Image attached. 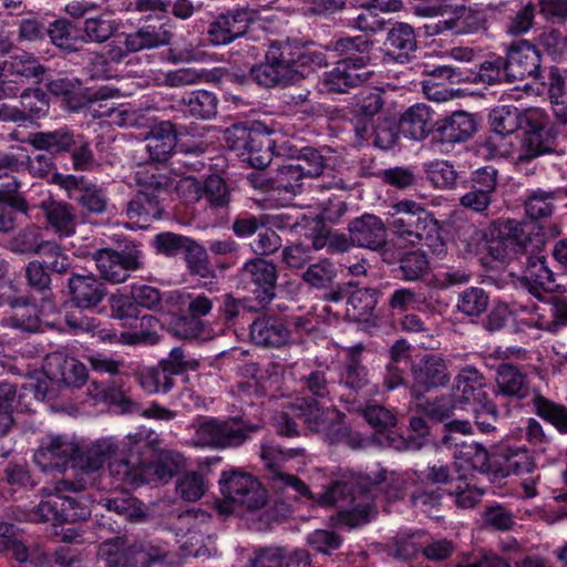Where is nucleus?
I'll list each match as a JSON object with an SVG mask.
<instances>
[{
    "mask_svg": "<svg viewBox=\"0 0 567 567\" xmlns=\"http://www.w3.org/2000/svg\"><path fill=\"white\" fill-rule=\"evenodd\" d=\"M385 480L384 474L377 478L369 475H351L349 480L334 481L318 494V502L324 506H338V522L350 528L370 522L375 514L373 497L369 488Z\"/></svg>",
    "mask_w": 567,
    "mask_h": 567,
    "instance_id": "obj_1",
    "label": "nucleus"
},
{
    "mask_svg": "<svg viewBox=\"0 0 567 567\" xmlns=\"http://www.w3.org/2000/svg\"><path fill=\"white\" fill-rule=\"evenodd\" d=\"M310 63L319 68L327 64L319 52H306L290 41H276L269 45L265 62L251 68L250 75L258 84L267 87L285 85L295 79L299 65Z\"/></svg>",
    "mask_w": 567,
    "mask_h": 567,
    "instance_id": "obj_2",
    "label": "nucleus"
},
{
    "mask_svg": "<svg viewBox=\"0 0 567 567\" xmlns=\"http://www.w3.org/2000/svg\"><path fill=\"white\" fill-rule=\"evenodd\" d=\"M187 430L192 446L227 449L243 445L258 426L238 417H198Z\"/></svg>",
    "mask_w": 567,
    "mask_h": 567,
    "instance_id": "obj_3",
    "label": "nucleus"
},
{
    "mask_svg": "<svg viewBox=\"0 0 567 567\" xmlns=\"http://www.w3.org/2000/svg\"><path fill=\"white\" fill-rule=\"evenodd\" d=\"M137 194L126 206V216L137 228H147L162 217L159 198L168 192L171 181L166 175L138 171L135 175Z\"/></svg>",
    "mask_w": 567,
    "mask_h": 567,
    "instance_id": "obj_4",
    "label": "nucleus"
},
{
    "mask_svg": "<svg viewBox=\"0 0 567 567\" xmlns=\"http://www.w3.org/2000/svg\"><path fill=\"white\" fill-rule=\"evenodd\" d=\"M99 554L107 567H150L165 561L168 549L159 542L142 540L126 545L124 539L117 537L104 542Z\"/></svg>",
    "mask_w": 567,
    "mask_h": 567,
    "instance_id": "obj_5",
    "label": "nucleus"
},
{
    "mask_svg": "<svg viewBox=\"0 0 567 567\" xmlns=\"http://www.w3.org/2000/svg\"><path fill=\"white\" fill-rule=\"evenodd\" d=\"M396 216L391 227L393 233L411 246L427 241L437 233V221L421 204L413 200H400L393 205Z\"/></svg>",
    "mask_w": 567,
    "mask_h": 567,
    "instance_id": "obj_6",
    "label": "nucleus"
},
{
    "mask_svg": "<svg viewBox=\"0 0 567 567\" xmlns=\"http://www.w3.org/2000/svg\"><path fill=\"white\" fill-rule=\"evenodd\" d=\"M420 17L434 19L449 17V25L453 34H473L485 29L486 18L484 11L467 7L465 0H441L424 7H416Z\"/></svg>",
    "mask_w": 567,
    "mask_h": 567,
    "instance_id": "obj_7",
    "label": "nucleus"
},
{
    "mask_svg": "<svg viewBox=\"0 0 567 567\" xmlns=\"http://www.w3.org/2000/svg\"><path fill=\"white\" fill-rule=\"evenodd\" d=\"M93 259L102 278L112 284L124 282L131 271L142 267L141 250L136 247H126L120 251L111 248L99 249Z\"/></svg>",
    "mask_w": 567,
    "mask_h": 567,
    "instance_id": "obj_8",
    "label": "nucleus"
},
{
    "mask_svg": "<svg viewBox=\"0 0 567 567\" xmlns=\"http://www.w3.org/2000/svg\"><path fill=\"white\" fill-rule=\"evenodd\" d=\"M219 483L226 498L249 509L260 508L267 501L266 489L250 474L239 471L224 472Z\"/></svg>",
    "mask_w": 567,
    "mask_h": 567,
    "instance_id": "obj_9",
    "label": "nucleus"
},
{
    "mask_svg": "<svg viewBox=\"0 0 567 567\" xmlns=\"http://www.w3.org/2000/svg\"><path fill=\"white\" fill-rule=\"evenodd\" d=\"M302 449L281 450L274 445L264 444L261 446L260 456L268 468V478L272 482L274 487L285 489L291 488L298 495L306 496L309 494L307 485L297 476L285 473L284 463L290 458L303 455Z\"/></svg>",
    "mask_w": 567,
    "mask_h": 567,
    "instance_id": "obj_10",
    "label": "nucleus"
},
{
    "mask_svg": "<svg viewBox=\"0 0 567 567\" xmlns=\"http://www.w3.org/2000/svg\"><path fill=\"white\" fill-rule=\"evenodd\" d=\"M412 374V393L415 396L445 386L451 380L446 360L434 353L423 355L419 362L414 364Z\"/></svg>",
    "mask_w": 567,
    "mask_h": 567,
    "instance_id": "obj_11",
    "label": "nucleus"
},
{
    "mask_svg": "<svg viewBox=\"0 0 567 567\" xmlns=\"http://www.w3.org/2000/svg\"><path fill=\"white\" fill-rule=\"evenodd\" d=\"M79 453L78 444L65 435L45 436L34 454V462L42 471L64 470L74 463Z\"/></svg>",
    "mask_w": 567,
    "mask_h": 567,
    "instance_id": "obj_12",
    "label": "nucleus"
},
{
    "mask_svg": "<svg viewBox=\"0 0 567 567\" xmlns=\"http://www.w3.org/2000/svg\"><path fill=\"white\" fill-rule=\"evenodd\" d=\"M252 20L254 14L247 9H234L220 13L209 24L207 31L209 42L214 45L231 43L246 33Z\"/></svg>",
    "mask_w": 567,
    "mask_h": 567,
    "instance_id": "obj_13",
    "label": "nucleus"
},
{
    "mask_svg": "<svg viewBox=\"0 0 567 567\" xmlns=\"http://www.w3.org/2000/svg\"><path fill=\"white\" fill-rule=\"evenodd\" d=\"M505 61L508 82L523 81L528 78L536 80L539 78V52L526 40L512 44Z\"/></svg>",
    "mask_w": 567,
    "mask_h": 567,
    "instance_id": "obj_14",
    "label": "nucleus"
},
{
    "mask_svg": "<svg viewBox=\"0 0 567 567\" xmlns=\"http://www.w3.org/2000/svg\"><path fill=\"white\" fill-rule=\"evenodd\" d=\"M240 280L245 286H254L252 291L260 301H270L275 297L277 268L271 261L254 258L244 264Z\"/></svg>",
    "mask_w": 567,
    "mask_h": 567,
    "instance_id": "obj_15",
    "label": "nucleus"
},
{
    "mask_svg": "<svg viewBox=\"0 0 567 567\" xmlns=\"http://www.w3.org/2000/svg\"><path fill=\"white\" fill-rule=\"evenodd\" d=\"M485 385L483 374L473 365L464 367L456 377L460 401L473 406H482L495 420L497 419L498 411L495 404L488 400Z\"/></svg>",
    "mask_w": 567,
    "mask_h": 567,
    "instance_id": "obj_16",
    "label": "nucleus"
},
{
    "mask_svg": "<svg viewBox=\"0 0 567 567\" xmlns=\"http://www.w3.org/2000/svg\"><path fill=\"white\" fill-rule=\"evenodd\" d=\"M43 371L51 383H63L66 386L80 388L87 378L83 363L62 352H52L44 359Z\"/></svg>",
    "mask_w": 567,
    "mask_h": 567,
    "instance_id": "obj_17",
    "label": "nucleus"
},
{
    "mask_svg": "<svg viewBox=\"0 0 567 567\" xmlns=\"http://www.w3.org/2000/svg\"><path fill=\"white\" fill-rule=\"evenodd\" d=\"M291 411L309 430L323 433L329 440L340 423L336 421L338 412L334 409H321L313 400L297 399L291 403Z\"/></svg>",
    "mask_w": 567,
    "mask_h": 567,
    "instance_id": "obj_18",
    "label": "nucleus"
},
{
    "mask_svg": "<svg viewBox=\"0 0 567 567\" xmlns=\"http://www.w3.org/2000/svg\"><path fill=\"white\" fill-rule=\"evenodd\" d=\"M374 74L367 68L364 58H358L355 62L339 61L333 70L326 74V85L330 91L343 93L350 87L368 82Z\"/></svg>",
    "mask_w": 567,
    "mask_h": 567,
    "instance_id": "obj_19",
    "label": "nucleus"
},
{
    "mask_svg": "<svg viewBox=\"0 0 567 567\" xmlns=\"http://www.w3.org/2000/svg\"><path fill=\"white\" fill-rule=\"evenodd\" d=\"M514 254H534L544 245L540 227L533 221L507 219L502 225Z\"/></svg>",
    "mask_w": 567,
    "mask_h": 567,
    "instance_id": "obj_20",
    "label": "nucleus"
},
{
    "mask_svg": "<svg viewBox=\"0 0 567 567\" xmlns=\"http://www.w3.org/2000/svg\"><path fill=\"white\" fill-rule=\"evenodd\" d=\"M520 282L538 299H542L544 293L556 290L554 274L546 264V257L540 255L539 250L527 256Z\"/></svg>",
    "mask_w": 567,
    "mask_h": 567,
    "instance_id": "obj_21",
    "label": "nucleus"
},
{
    "mask_svg": "<svg viewBox=\"0 0 567 567\" xmlns=\"http://www.w3.org/2000/svg\"><path fill=\"white\" fill-rule=\"evenodd\" d=\"M351 243L355 246L378 250L386 243V229L375 215L364 214L349 223Z\"/></svg>",
    "mask_w": 567,
    "mask_h": 567,
    "instance_id": "obj_22",
    "label": "nucleus"
},
{
    "mask_svg": "<svg viewBox=\"0 0 567 567\" xmlns=\"http://www.w3.org/2000/svg\"><path fill=\"white\" fill-rule=\"evenodd\" d=\"M291 330L281 318L261 316L250 326L251 340L262 347L279 348L290 339Z\"/></svg>",
    "mask_w": 567,
    "mask_h": 567,
    "instance_id": "obj_23",
    "label": "nucleus"
},
{
    "mask_svg": "<svg viewBox=\"0 0 567 567\" xmlns=\"http://www.w3.org/2000/svg\"><path fill=\"white\" fill-rule=\"evenodd\" d=\"M39 207L44 214L47 228L52 230L60 239L71 237L75 234L76 217L70 204L44 200Z\"/></svg>",
    "mask_w": 567,
    "mask_h": 567,
    "instance_id": "obj_24",
    "label": "nucleus"
},
{
    "mask_svg": "<svg viewBox=\"0 0 567 567\" xmlns=\"http://www.w3.org/2000/svg\"><path fill=\"white\" fill-rule=\"evenodd\" d=\"M141 464L143 483H167L185 466V458L177 452L162 451L155 461Z\"/></svg>",
    "mask_w": 567,
    "mask_h": 567,
    "instance_id": "obj_25",
    "label": "nucleus"
},
{
    "mask_svg": "<svg viewBox=\"0 0 567 567\" xmlns=\"http://www.w3.org/2000/svg\"><path fill=\"white\" fill-rule=\"evenodd\" d=\"M69 289L79 308L95 307L106 295L105 286L94 275H73L69 279Z\"/></svg>",
    "mask_w": 567,
    "mask_h": 567,
    "instance_id": "obj_26",
    "label": "nucleus"
},
{
    "mask_svg": "<svg viewBox=\"0 0 567 567\" xmlns=\"http://www.w3.org/2000/svg\"><path fill=\"white\" fill-rule=\"evenodd\" d=\"M385 54L399 63L410 60L416 50V39L413 28L404 22H396L388 32L385 40Z\"/></svg>",
    "mask_w": 567,
    "mask_h": 567,
    "instance_id": "obj_27",
    "label": "nucleus"
},
{
    "mask_svg": "<svg viewBox=\"0 0 567 567\" xmlns=\"http://www.w3.org/2000/svg\"><path fill=\"white\" fill-rule=\"evenodd\" d=\"M433 113L429 105L417 103L410 106L402 115L399 127L405 137L414 141L424 140L432 130Z\"/></svg>",
    "mask_w": 567,
    "mask_h": 567,
    "instance_id": "obj_28",
    "label": "nucleus"
},
{
    "mask_svg": "<svg viewBox=\"0 0 567 567\" xmlns=\"http://www.w3.org/2000/svg\"><path fill=\"white\" fill-rule=\"evenodd\" d=\"M20 104L22 110L2 105L0 109V118L13 122L24 121L30 116L41 117L49 110V102L45 94L38 89L23 91L20 94Z\"/></svg>",
    "mask_w": 567,
    "mask_h": 567,
    "instance_id": "obj_29",
    "label": "nucleus"
},
{
    "mask_svg": "<svg viewBox=\"0 0 567 567\" xmlns=\"http://www.w3.org/2000/svg\"><path fill=\"white\" fill-rule=\"evenodd\" d=\"M476 131V121L472 114L456 111L436 123V133L441 140L460 143L468 140Z\"/></svg>",
    "mask_w": 567,
    "mask_h": 567,
    "instance_id": "obj_30",
    "label": "nucleus"
},
{
    "mask_svg": "<svg viewBox=\"0 0 567 567\" xmlns=\"http://www.w3.org/2000/svg\"><path fill=\"white\" fill-rule=\"evenodd\" d=\"M176 127L169 121L154 126L146 137L145 148L150 157L156 162L165 161L176 146Z\"/></svg>",
    "mask_w": 567,
    "mask_h": 567,
    "instance_id": "obj_31",
    "label": "nucleus"
},
{
    "mask_svg": "<svg viewBox=\"0 0 567 567\" xmlns=\"http://www.w3.org/2000/svg\"><path fill=\"white\" fill-rule=\"evenodd\" d=\"M213 309V301L205 295H189L188 312L190 319H182L176 324V333L185 339L197 338L202 323L197 319L207 316Z\"/></svg>",
    "mask_w": 567,
    "mask_h": 567,
    "instance_id": "obj_32",
    "label": "nucleus"
},
{
    "mask_svg": "<svg viewBox=\"0 0 567 567\" xmlns=\"http://www.w3.org/2000/svg\"><path fill=\"white\" fill-rule=\"evenodd\" d=\"M172 33L164 24L146 25L125 37L127 51H141L168 44Z\"/></svg>",
    "mask_w": 567,
    "mask_h": 567,
    "instance_id": "obj_33",
    "label": "nucleus"
},
{
    "mask_svg": "<svg viewBox=\"0 0 567 567\" xmlns=\"http://www.w3.org/2000/svg\"><path fill=\"white\" fill-rule=\"evenodd\" d=\"M9 248L17 254H41L50 252L55 248V241L43 240L41 229L35 225H30L20 230L9 241Z\"/></svg>",
    "mask_w": 567,
    "mask_h": 567,
    "instance_id": "obj_34",
    "label": "nucleus"
},
{
    "mask_svg": "<svg viewBox=\"0 0 567 567\" xmlns=\"http://www.w3.org/2000/svg\"><path fill=\"white\" fill-rule=\"evenodd\" d=\"M78 488L75 483L59 482L55 486V493L50 494L47 499L39 503L30 519L35 523L53 522L54 524H61V506H63V495L61 493L63 491H76Z\"/></svg>",
    "mask_w": 567,
    "mask_h": 567,
    "instance_id": "obj_35",
    "label": "nucleus"
},
{
    "mask_svg": "<svg viewBox=\"0 0 567 567\" xmlns=\"http://www.w3.org/2000/svg\"><path fill=\"white\" fill-rule=\"evenodd\" d=\"M502 446L498 457L502 460L507 474H528L535 470L534 456L525 445L512 446L504 444Z\"/></svg>",
    "mask_w": 567,
    "mask_h": 567,
    "instance_id": "obj_36",
    "label": "nucleus"
},
{
    "mask_svg": "<svg viewBox=\"0 0 567 567\" xmlns=\"http://www.w3.org/2000/svg\"><path fill=\"white\" fill-rule=\"evenodd\" d=\"M363 350L361 343L348 349L349 361L340 377V382L354 391L365 389L370 383L367 369L360 364V354Z\"/></svg>",
    "mask_w": 567,
    "mask_h": 567,
    "instance_id": "obj_37",
    "label": "nucleus"
},
{
    "mask_svg": "<svg viewBox=\"0 0 567 567\" xmlns=\"http://www.w3.org/2000/svg\"><path fill=\"white\" fill-rule=\"evenodd\" d=\"M272 147L274 143L269 133L254 128L247 145V155L243 157V161L252 167L265 168L271 161Z\"/></svg>",
    "mask_w": 567,
    "mask_h": 567,
    "instance_id": "obj_38",
    "label": "nucleus"
},
{
    "mask_svg": "<svg viewBox=\"0 0 567 567\" xmlns=\"http://www.w3.org/2000/svg\"><path fill=\"white\" fill-rule=\"evenodd\" d=\"M2 69L7 74L24 79L42 81L45 68L30 53L21 52L10 55L2 62Z\"/></svg>",
    "mask_w": 567,
    "mask_h": 567,
    "instance_id": "obj_39",
    "label": "nucleus"
},
{
    "mask_svg": "<svg viewBox=\"0 0 567 567\" xmlns=\"http://www.w3.org/2000/svg\"><path fill=\"white\" fill-rule=\"evenodd\" d=\"M182 103L194 117L210 120L216 116L218 107L217 96L206 90H196L183 96Z\"/></svg>",
    "mask_w": 567,
    "mask_h": 567,
    "instance_id": "obj_40",
    "label": "nucleus"
},
{
    "mask_svg": "<svg viewBox=\"0 0 567 567\" xmlns=\"http://www.w3.org/2000/svg\"><path fill=\"white\" fill-rule=\"evenodd\" d=\"M378 303V291L362 288L353 291L347 300V317L355 321H368Z\"/></svg>",
    "mask_w": 567,
    "mask_h": 567,
    "instance_id": "obj_41",
    "label": "nucleus"
},
{
    "mask_svg": "<svg viewBox=\"0 0 567 567\" xmlns=\"http://www.w3.org/2000/svg\"><path fill=\"white\" fill-rule=\"evenodd\" d=\"M28 142L37 150L54 153L68 151L75 144L73 134L65 127L52 132L32 133Z\"/></svg>",
    "mask_w": 567,
    "mask_h": 567,
    "instance_id": "obj_42",
    "label": "nucleus"
},
{
    "mask_svg": "<svg viewBox=\"0 0 567 567\" xmlns=\"http://www.w3.org/2000/svg\"><path fill=\"white\" fill-rule=\"evenodd\" d=\"M496 382L498 392L504 395L525 398L528 394L525 375L514 365L501 364L497 370Z\"/></svg>",
    "mask_w": 567,
    "mask_h": 567,
    "instance_id": "obj_43",
    "label": "nucleus"
},
{
    "mask_svg": "<svg viewBox=\"0 0 567 567\" xmlns=\"http://www.w3.org/2000/svg\"><path fill=\"white\" fill-rule=\"evenodd\" d=\"M138 384L148 394L167 393L174 386L173 377L158 363L137 375Z\"/></svg>",
    "mask_w": 567,
    "mask_h": 567,
    "instance_id": "obj_44",
    "label": "nucleus"
},
{
    "mask_svg": "<svg viewBox=\"0 0 567 567\" xmlns=\"http://www.w3.org/2000/svg\"><path fill=\"white\" fill-rule=\"evenodd\" d=\"M557 196L555 192L532 190L525 200V214L533 220L550 217Z\"/></svg>",
    "mask_w": 567,
    "mask_h": 567,
    "instance_id": "obj_45",
    "label": "nucleus"
},
{
    "mask_svg": "<svg viewBox=\"0 0 567 567\" xmlns=\"http://www.w3.org/2000/svg\"><path fill=\"white\" fill-rule=\"evenodd\" d=\"M533 405L538 416L553 424L560 433H567V409L536 394Z\"/></svg>",
    "mask_w": 567,
    "mask_h": 567,
    "instance_id": "obj_46",
    "label": "nucleus"
},
{
    "mask_svg": "<svg viewBox=\"0 0 567 567\" xmlns=\"http://www.w3.org/2000/svg\"><path fill=\"white\" fill-rule=\"evenodd\" d=\"M111 476L123 487L137 486L142 481V464L126 458H115L110 462Z\"/></svg>",
    "mask_w": 567,
    "mask_h": 567,
    "instance_id": "obj_47",
    "label": "nucleus"
},
{
    "mask_svg": "<svg viewBox=\"0 0 567 567\" xmlns=\"http://www.w3.org/2000/svg\"><path fill=\"white\" fill-rule=\"evenodd\" d=\"M333 51L340 56L341 61L355 62L358 58H364V63L369 61V52L372 43L363 35L353 38H341L332 44Z\"/></svg>",
    "mask_w": 567,
    "mask_h": 567,
    "instance_id": "obj_48",
    "label": "nucleus"
},
{
    "mask_svg": "<svg viewBox=\"0 0 567 567\" xmlns=\"http://www.w3.org/2000/svg\"><path fill=\"white\" fill-rule=\"evenodd\" d=\"M485 146L493 157L508 158L515 164L522 162V155L517 154V137L513 134L491 133Z\"/></svg>",
    "mask_w": 567,
    "mask_h": 567,
    "instance_id": "obj_49",
    "label": "nucleus"
},
{
    "mask_svg": "<svg viewBox=\"0 0 567 567\" xmlns=\"http://www.w3.org/2000/svg\"><path fill=\"white\" fill-rule=\"evenodd\" d=\"M307 176L302 172V167L297 162L282 165L275 179V190L279 194L285 192L289 195H296L302 187V181Z\"/></svg>",
    "mask_w": 567,
    "mask_h": 567,
    "instance_id": "obj_50",
    "label": "nucleus"
},
{
    "mask_svg": "<svg viewBox=\"0 0 567 567\" xmlns=\"http://www.w3.org/2000/svg\"><path fill=\"white\" fill-rule=\"evenodd\" d=\"M492 133L514 134L520 126L519 111L514 106H498L489 115Z\"/></svg>",
    "mask_w": 567,
    "mask_h": 567,
    "instance_id": "obj_51",
    "label": "nucleus"
},
{
    "mask_svg": "<svg viewBox=\"0 0 567 567\" xmlns=\"http://www.w3.org/2000/svg\"><path fill=\"white\" fill-rule=\"evenodd\" d=\"M337 277V269L329 260H320L310 265L302 274V279L316 289L328 288Z\"/></svg>",
    "mask_w": 567,
    "mask_h": 567,
    "instance_id": "obj_52",
    "label": "nucleus"
},
{
    "mask_svg": "<svg viewBox=\"0 0 567 567\" xmlns=\"http://www.w3.org/2000/svg\"><path fill=\"white\" fill-rule=\"evenodd\" d=\"M488 306V296L482 288L470 287L458 295L457 309L466 316H478Z\"/></svg>",
    "mask_w": 567,
    "mask_h": 567,
    "instance_id": "obj_53",
    "label": "nucleus"
},
{
    "mask_svg": "<svg viewBox=\"0 0 567 567\" xmlns=\"http://www.w3.org/2000/svg\"><path fill=\"white\" fill-rule=\"evenodd\" d=\"M205 491L206 484L200 473L188 472L177 480L176 492L186 502L198 501Z\"/></svg>",
    "mask_w": 567,
    "mask_h": 567,
    "instance_id": "obj_54",
    "label": "nucleus"
},
{
    "mask_svg": "<svg viewBox=\"0 0 567 567\" xmlns=\"http://www.w3.org/2000/svg\"><path fill=\"white\" fill-rule=\"evenodd\" d=\"M117 24L109 17L90 18L84 21V35L91 42H105L116 31Z\"/></svg>",
    "mask_w": 567,
    "mask_h": 567,
    "instance_id": "obj_55",
    "label": "nucleus"
},
{
    "mask_svg": "<svg viewBox=\"0 0 567 567\" xmlns=\"http://www.w3.org/2000/svg\"><path fill=\"white\" fill-rule=\"evenodd\" d=\"M425 173L427 178L440 188L452 187L457 179V172L446 161H432L425 164Z\"/></svg>",
    "mask_w": 567,
    "mask_h": 567,
    "instance_id": "obj_56",
    "label": "nucleus"
},
{
    "mask_svg": "<svg viewBox=\"0 0 567 567\" xmlns=\"http://www.w3.org/2000/svg\"><path fill=\"white\" fill-rule=\"evenodd\" d=\"M203 197L213 208H224L230 200L229 190L225 181L217 175H212L205 181Z\"/></svg>",
    "mask_w": 567,
    "mask_h": 567,
    "instance_id": "obj_57",
    "label": "nucleus"
},
{
    "mask_svg": "<svg viewBox=\"0 0 567 567\" xmlns=\"http://www.w3.org/2000/svg\"><path fill=\"white\" fill-rule=\"evenodd\" d=\"M460 454L461 455L456 457L455 462L457 467H463L464 464H468L474 471L481 473L489 470V454L483 445L473 443Z\"/></svg>",
    "mask_w": 567,
    "mask_h": 567,
    "instance_id": "obj_58",
    "label": "nucleus"
},
{
    "mask_svg": "<svg viewBox=\"0 0 567 567\" xmlns=\"http://www.w3.org/2000/svg\"><path fill=\"white\" fill-rule=\"evenodd\" d=\"M194 244L195 241L190 238L173 233H162L155 237L157 250L167 256H175L183 251L186 255Z\"/></svg>",
    "mask_w": 567,
    "mask_h": 567,
    "instance_id": "obj_59",
    "label": "nucleus"
},
{
    "mask_svg": "<svg viewBox=\"0 0 567 567\" xmlns=\"http://www.w3.org/2000/svg\"><path fill=\"white\" fill-rule=\"evenodd\" d=\"M187 268L192 275L199 276L203 279H210L215 277V271L210 267L207 254L198 244H194L185 255Z\"/></svg>",
    "mask_w": 567,
    "mask_h": 567,
    "instance_id": "obj_60",
    "label": "nucleus"
},
{
    "mask_svg": "<svg viewBox=\"0 0 567 567\" xmlns=\"http://www.w3.org/2000/svg\"><path fill=\"white\" fill-rule=\"evenodd\" d=\"M252 130L244 124L231 125L224 133L226 146L243 158L247 155V145L249 144Z\"/></svg>",
    "mask_w": 567,
    "mask_h": 567,
    "instance_id": "obj_61",
    "label": "nucleus"
},
{
    "mask_svg": "<svg viewBox=\"0 0 567 567\" xmlns=\"http://www.w3.org/2000/svg\"><path fill=\"white\" fill-rule=\"evenodd\" d=\"M91 369L96 373L109 375H120L126 368L125 361L118 355H109L105 353H93L86 357Z\"/></svg>",
    "mask_w": 567,
    "mask_h": 567,
    "instance_id": "obj_62",
    "label": "nucleus"
},
{
    "mask_svg": "<svg viewBox=\"0 0 567 567\" xmlns=\"http://www.w3.org/2000/svg\"><path fill=\"white\" fill-rule=\"evenodd\" d=\"M80 205L90 213L101 214L105 212L107 198L102 188L94 184H87L81 188L76 197Z\"/></svg>",
    "mask_w": 567,
    "mask_h": 567,
    "instance_id": "obj_63",
    "label": "nucleus"
},
{
    "mask_svg": "<svg viewBox=\"0 0 567 567\" xmlns=\"http://www.w3.org/2000/svg\"><path fill=\"white\" fill-rule=\"evenodd\" d=\"M159 364L172 375H178L188 370H196L199 365L194 358H187L184 350L179 347L173 348L167 358L163 359Z\"/></svg>",
    "mask_w": 567,
    "mask_h": 567,
    "instance_id": "obj_64",
    "label": "nucleus"
}]
</instances>
